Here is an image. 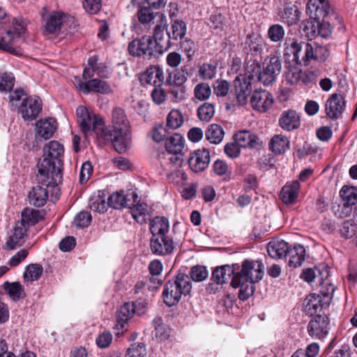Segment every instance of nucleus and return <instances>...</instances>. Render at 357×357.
Listing matches in <instances>:
<instances>
[{"label": "nucleus", "mask_w": 357, "mask_h": 357, "mask_svg": "<svg viewBox=\"0 0 357 357\" xmlns=\"http://www.w3.org/2000/svg\"><path fill=\"white\" fill-rule=\"evenodd\" d=\"M138 199L134 198L132 205L129 206L133 218L139 224H144L149 215V208L145 203H140Z\"/></svg>", "instance_id": "35"}, {"label": "nucleus", "mask_w": 357, "mask_h": 357, "mask_svg": "<svg viewBox=\"0 0 357 357\" xmlns=\"http://www.w3.org/2000/svg\"><path fill=\"white\" fill-rule=\"evenodd\" d=\"M56 129V121L54 119L40 120L36 123V137L38 139H48L52 137Z\"/></svg>", "instance_id": "29"}, {"label": "nucleus", "mask_w": 357, "mask_h": 357, "mask_svg": "<svg viewBox=\"0 0 357 357\" xmlns=\"http://www.w3.org/2000/svg\"><path fill=\"white\" fill-rule=\"evenodd\" d=\"M282 69V62L279 56L276 55H270L264 62L261 71L258 73V79L264 85L271 84L276 80L277 76L280 73Z\"/></svg>", "instance_id": "9"}, {"label": "nucleus", "mask_w": 357, "mask_h": 357, "mask_svg": "<svg viewBox=\"0 0 357 357\" xmlns=\"http://www.w3.org/2000/svg\"><path fill=\"white\" fill-rule=\"evenodd\" d=\"M214 173L218 176H225L227 180L230 178L231 171L227 163L222 160H217L213 165Z\"/></svg>", "instance_id": "57"}, {"label": "nucleus", "mask_w": 357, "mask_h": 357, "mask_svg": "<svg viewBox=\"0 0 357 357\" xmlns=\"http://www.w3.org/2000/svg\"><path fill=\"white\" fill-rule=\"evenodd\" d=\"M137 17L141 24H146L154 19V14L150 7L142 6L137 12Z\"/></svg>", "instance_id": "60"}, {"label": "nucleus", "mask_w": 357, "mask_h": 357, "mask_svg": "<svg viewBox=\"0 0 357 357\" xmlns=\"http://www.w3.org/2000/svg\"><path fill=\"white\" fill-rule=\"evenodd\" d=\"M186 89L184 85H172L169 92V98L172 102H178L185 98Z\"/></svg>", "instance_id": "53"}, {"label": "nucleus", "mask_w": 357, "mask_h": 357, "mask_svg": "<svg viewBox=\"0 0 357 357\" xmlns=\"http://www.w3.org/2000/svg\"><path fill=\"white\" fill-rule=\"evenodd\" d=\"M269 146L275 154H282L289 148V141L284 135H276L271 138Z\"/></svg>", "instance_id": "40"}, {"label": "nucleus", "mask_w": 357, "mask_h": 357, "mask_svg": "<svg viewBox=\"0 0 357 357\" xmlns=\"http://www.w3.org/2000/svg\"><path fill=\"white\" fill-rule=\"evenodd\" d=\"M217 68L211 63H204L199 69V75L203 79H211L216 74Z\"/></svg>", "instance_id": "59"}, {"label": "nucleus", "mask_w": 357, "mask_h": 357, "mask_svg": "<svg viewBox=\"0 0 357 357\" xmlns=\"http://www.w3.org/2000/svg\"><path fill=\"white\" fill-rule=\"evenodd\" d=\"M289 248L288 243L279 238H273L267 245V252L269 256L275 259L287 256Z\"/></svg>", "instance_id": "34"}, {"label": "nucleus", "mask_w": 357, "mask_h": 357, "mask_svg": "<svg viewBox=\"0 0 357 357\" xmlns=\"http://www.w3.org/2000/svg\"><path fill=\"white\" fill-rule=\"evenodd\" d=\"M224 135L223 128L218 124L210 125L205 132L206 139L215 144H218L222 141Z\"/></svg>", "instance_id": "42"}, {"label": "nucleus", "mask_w": 357, "mask_h": 357, "mask_svg": "<svg viewBox=\"0 0 357 357\" xmlns=\"http://www.w3.org/2000/svg\"><path fill=\"white\" fill-rule=\"evenodd\" d=\"M104 192H98V195H93L89 199V206L91 210L102 213L107 211L109 206V200L107 202Z\"/></svg>", "instance_id": "37"}, {"label": "nucleus", "mask_w": 357, "mask_h": 357, "mask_svg": "<svg viewBox=\"0 0 357 357\" xmlns=\"http://www.w3.org/2000/svg\"><path fill=\"white\" fill-rule=\"evenodd\" d=\"M78 89L84 93L95 92L102 94H109L112 92L110 85L104 80L99 79H91L86 82L79 83Z\"/></svg>", "instance_id": "23"}, {"label": "nucleus", "mask_w": 357, "mask_h": 357, "mask_svg": "<svg viewBox=\"0 0 357 357\" xmlns=\"http://www.w3.org/2000/svg\"><path fill=\"white\" fill-rule=\"evenodd\" d=\"M3 287L10 298L14 301H19L24 295V288L19 282L10 283L5 282Z\"/></svg>", "instance_id": "44"}, {"label": "nucleus", "mask_w": 357, "mask_h": 357, "mask_svg": "<svg viewBox=\"0 0 357 357\" xmlns=\"http://www.w3.org/2000/svg\"><path fill=\"white\" fill-rule=\"evenodd\" d=\"M288 259V264L289 266L296 268L301 266L305 260V250L301 245H296L291 248H289L287 256Z\"/></svg>", "instance_id": "36"}, {"label": "nucleus", "mask_w": 357, "mask_h": 357, "mask_svg": "<svg viewBox=\"0 0 357 357\" xmlns=\"http://www.w3.org/2000/svg\"><path fill=\"white\" fill-rule=\"evenodd\" d=\"M184 147V139L178 133H174L173 135L167 137L165 141V148L167 152L177 155L180 153Z\"/></svg>", "instance_id": "39"}, {"label": "nucleus", "mask_w": 357, "mask_h": 357, "mask_svg": "<svg viewBox=\"0 0 357 357\" xmlns=\"http://www.w3.org/2000/svg\"><path fill=\"white\" fill-rule=\"evenodd\" d=\"M234 275L231 285L239 288L238 298L245 301L255 292V284L261 280L264 275V265L261 261L245 259L241 264V270L234 273V269L229 265L216 268L212 273L211 280L218 284L225 283Z\"/></svg>", "instance_id": "1"}, {"label": "nucleus", "mask_w": 357, "mask_h": 357, "mask_svg": "<svg viewBox=\"0 0 357 357\" xmlns=\"http://www.w3.org/2000/svg\"><path fill=\"white\" fill-rule=\"evenodd\" d=\"M42 218L43 217L39 211L33 208H25L22 211L20 221L29 227L30 226L38 223Z\"/></svg>", "instance_id": "43"}, {"label": "nucleus", "mask_w": 357, "mask_h": 357, "mask_svg": "<svg viewBox=\"0 0 357 357\" xmlns=\"http://www.w3.org/2000/svg\"><path fill=\"white\" fill-rule=\"evenodd\" d=\"M98 58L96 56H91L88 59V65L86 67L83 72V78L86 80L89 78H91L95 73L96 72V68H98L99 66L101 63H98Z\"/></svg>", "instance_id": "61"}, {"label": "nucleus", "mask_w": 357, "mask_h": 357, "mask_svg": "<svg viewBox=\"0 0 357 357\" xmlns=\"http://www.w3.org/2000/svg\"><path fill=\"white\" fill-rule=\"evenodd\" d=\"M47 10L43 8L40 15L44 21V31L48 34H59L63 24L66 21L68 15L62 11H52L45 14Z\"/></svg>", "instance_id": "10"}, {"label": "nucleus", "mask_w": 357, "mask_h": 357, "mask_svg": "<svg viewBox=\"0 0 357 357\" xmlns=\"http://www.w3.org/2000/svg\"><path fill=\"white\" fill-rule=\"evenodd\" d=\"M284 45L285 54L292 55V60L296 61V64L303 63L308 65L310 57L312 56V45L308 43H298L294 38H289L286 40Z\"/></svg>", "instance_id": "8"}, {"label": "nucleus", "mask_w": 357, "mask_h": 357, "mask_svg": "<svg viewBox=\"0 0 357 357\" xmlns=\"http://www.w3.org/2000/svg\"><path fill=\"white\" fill-rule=\"evenodd\" d=\"M285 31L283 26L275 24L270 26L268 29V38L273 43L280 42L284 37Z\"/></svg>", "instance_id": "51"}, {"label": "nucleus", "mask_w": 357, "mask_h": 357, "mask_svg": "<svg viewBox=\"0 0 357 357\" xmlns=\"http://www.w3.org/2000/svg\"><path fill=\"white\" fill-rule=\"evenodd\" d=\"M300 183L293 181L287 183L282 188L280 199L285 204H293L296 202L300 191Z\"/></svg>", "instance_id": "33"}, {"label": "nucleus", "mask_w": 357, "mask_h": 357, "mask_svg": "<svg viewBox=\"0 0 357 357\" xmlns=\"http://www.w3.org/2000/svg\"><path fill=\"white\" fill-rule=\"evenodd\" d=\"M256 68L257 73H258L259 68H260L258 63L255 61L251 62L247 67L248 75L240 74L233 82L236 101L239 105H245L252 91V81L256 76Z\"/></svg>", "instance_id": "6"}, {"label": "nucleus", "mask_w": 357, "mask_h": 357, "mask_svg": "<svg viewBox=\"0 0 357 357\" xmlns=\"http://www.w3.org/2000/svg\"><path fill=\"white\" fill-rule=\"evenodd\" d=\"M194 93L195 98L198 100H205L210 97L211 89L208 84L200 83L195 87Z\"/></svg>", "instance_id": "58"}, {"label": "nucleus", "mask_w": 357, "mask_h": 357, "mask_svg": "<svg viewBox=\"0 0 357 357\" xmlns=\"http://www.w3.org/2000/svg\"><path fill=\"white\" fill-rule=\"evenodd\" d=\"M340 194L345 206H349L357 204V188L344 186Z\"/></svg>", "instance_id": "46"}, {"label": "nucleus", "mask_w": 357, "mask_h": 357, "mask_svg": "<svg viewBox=\"0 0 357 357\" xmlns=\"http://www.w3.org/2000/svg\"><path fill=\"white\" fill-rule=\"evenodd\" d=\"M42 109V100L38 96L24 97L20 110L24 120L32 121L38 116Z\"/></svg>", "instance_id": "17"}, {"label": "nucleus", "mask_w": 357, "mask_h": 357, "mask_svg": "<svg viewBox=\"0 0 357 357\" xmlns=\"http://www.w3.org/2000/svg\"><path fill=\"white\" fill-rule=\"evenodd\" d=\"M91 221V215L87 211H81L75 218L74 225L76 227H87Z\"/></svg>", "instance_id": "62"}, {"label": "nucleus", "mask_w": 357, "mask_h": 357, "mask_svg": "<svg viewBox=\"0 0 357 357\" xmlns=\"http://www.w3.org/2000/svg\"><path fill=\"white\" fill-rule=\"evenodd\" d=\"M169 228V221L164 217H155L150 222V231L152 236H166Z\"/></svg>", "instance_id": "38"}, {"label": "nucleus", "mask_w": 357, "mask_h": 357, "mask_svg": "<svg viewBox=\"0 0 357 357\" xmlns=\"http://www.w3.org/2000/svg\"><path fill=\"white\" fill-rule=\"evenodd\" d=\"M64 148L57 141H51L43 149V156L38 162L37 178L46 185L59 184L62 181Z\"/></svg>", "instance_id": "2"}, {"label": "nucleus", "mask_w": 357, "mask_h": 357, "mask_svg": "<svg viewBox=\"0 0 357 357\" xmlns=\"http://www.w3.org/2000/svg\"><path fill=\"white\" fill-rule=\"evenodd\" d=\"M331 299L328 293L311 294L304 301V310L307 314L313 316L320 312L323 309L328 307Z\"/></svg>", "instance_id": "12"}, {"label": "nucleus", "mask_w": 357, "mask_h": 357, "mask_svg": "<svg viewBox=\"0 0 357 357\" xmlns=\"http://www.w3.org/2000/svg\"><path fill=\"white\" fill-rule=\"evenodd\" d=\"M134 198L138 199L137 195L134 192L126 195L122 192H116L110 195L107 200H109V206L119 209L122 207L129 208L132 204L131 202Z\"/></svg>", "instance_id": "32"}, {"label": "nucleus", "mask_w": 357, "mask_h": 357, "mask_svg": "<svg viewBox=\"0 0 357 357\" xmlns=\"http://www.w3.org/2000/svg\"><path fill=\"white\" fill-rule=\"evenodd\" d=\"M328 56L329 51L326 47L317 44L312 45V56L310 57V61L314 59L319 62H324L328 59Z\"/></svg>", "instance_id": "54"}, {"label": "nucleus", "mask_w": 357, "mask_h": 357, "mask_svg": "<svg viewBox=\"0 0 357 357\" xmlns=\"http://www.w3.org/2000/svg\"><path fill=\"white\" fill-rule=\"evenodd\" d=\"M146 354L144 344H133L128 348L126 357H144Z\"/></svg>", "instance_id": "64"}, {"label": "nucleus", "mask_w": 357, "mask_h": 357, "mask_svg": "<svg viewBox=\"0 0 357 357\" xmlns=\"http://www.w3.org/2000/svg\"><path fill=\"white\" fill-rule=\"evenodd\" d=\"M300 64H289L287 68L285 78L287 82L291 84H309L314 81V73L308 71L303 73L299 66Z\"/></svg>", "instance_id": "14"}, {"label": "nucleus", "mask_w": 357, "mask_h": 357, "mask_svg": "<svg viewBox=\"0 0 357 357\" xmlns=\"http://www.w3.org/2000/svg\"><path fill=\"white\" fill-rule=\"evenodd\" d=\"M250 102L255 110L263 113L272 107L273 98L272 95L266 90H255L251 97Z\"/></svg>", "instance_id": "20"}, {"label": "nucleus", "mask_w": 357, "mask_h": 357, "mask_svg": "<svg viewBox=\"0 0 357 357\" xmlns=\"http://www.w3.org/2000/svg\"><path fill=\"white\" fill-rule=\"evenodd\" d=\"M153 45V43L151 37L150 36H144L141 38H137L131 41L128 45V51L132 56H144L149 59L155 54Z\"/></svg>", "instance_id": "11"}, {"label": "nucleus", "mask_w": 357, "mask_h": 357, "mask_svg": "<svg viewBox=\"0 0 357 357\" xmlns=\"http://www.w3.org/2000/svg\"><path fill=\"white\" fill-rule=\"evenodd\" d=\"M29 227L20 220L17 221L13 229L12 234L8 238L3 248L6 250H14L22 246L25 242V237Z\"/></svg>", "instance_id": "18"}, {"label": "nucleus", "mask_w": 357, "mask_h": 357, "mask_svg": "<svg viewBox=\"0 0 357 357\" xmlns=\"http://www.w3.org/2000/svg\"><path fill=\"white\" fill-rule=\"evenodd\" d=\"M172 33H170V38L177 40L182 39L186 33V25L183 20H176L171 26Z\"/></svg>", "instance_id": "48"}, {"label": "nucleus", "mask_w": 357, "mask_h": 357, "mask_svg": "<svg viewBox=\"0 0 357 357\" xmlns=\"http://www.w3.org/2000/svg\"><path fill=\"white\" fill-rule=\"evenodd\" d=\"M318 20L310 18L302 22L300 26V32L302 33L309 40H312L317 36Z\"/></svg>", "instance_id": "41"}, {"label": "nucleus", "mask_w": 357, "mask_h": 357, "mask_svg": "<svg viewBox=\"0 0 357 357\" xmlns=\"http://www.w3.org/2000/svg\"><path fill=\"white\" fill-rule=\"evenodd\" d=\"M265 47L264 38L259 34L249 33L243 43V48L252 54H261Z\"/></svg>", "instance_id": "30"}, {"label": "nucleus", "mask_w": 357, "mask_h": 357, "mask_svg": "<svg viewBox=\"0 0 357 357\" xmlns=\"http://www.w3.org/2000/svg\"><path fill=\"white\" fill-rule=\"evenodd\" d=\"M215 114V107L213 105L209 102H204L197 109V116L202 121H209Z\"/></svg>", "instance_id": "50"}, {"label": "nucleus", "mask_w": 357, "mask_h": 357, "mask_svg": "<svg viewBox=\"0 0 357 357\" xmlns=\"http://www.w3.org/2000/svg\"><path fill=\"white\" fill-rule=\"evenodd\" d=\"M165 24L161 21L154 27L153 38L155 47L153 48L155 53L162 54L166 52L171 46L170 32L164 33Z\"/></svg>", "instance_id": "21"}, {"label": "nucleus", "mask_w": 357, "mask_h": 357, "mask_svg": "<svg viewBox=\"0 0 357 357\" xmlns=\"http://www.w3.org/2000/svg\"><path fill=\"white\" fill-rule=\"evenodd\" d=\"M8 21L6 13L0 8V49L14 54L13 42L23 32L24 26L15 19L11 24Z\"/></svg>", "instance_id": "4"}, {"label": "nucleus", "mask_w": 357, "mask_h": 357, "mask_svg": "<svg viewBox=\"0 0 357 357\" xmlns=\"http://www.w3.org/2000/svg\"><path fill=\"white\" fill-rule=\"evenodd\" d=\"M280 21L288 26L296 24L300 20L301 12L296 6L291 3H286L278 11Z\"/></svg>", "instance_id": "25"}, {"label": "nucleus", "mask_w": 357, "mask_h": 357, "mask_svg": "<svg viewBox=\"0 0 357 357\" xmlns=\"http://www.w3.org/2000/svg\"><path fill=\"white\" fill-rule=\"evenodd\" d=\"M153 324L155 328V337L160 341H164L170 335V328L163 324L161 317H157L153 320Z\"/></svg>", "instance_id": "45"}, {"label": "nucleus", "mask_w": 357, "mask_h": 357, "mask_svg": "<svg viewBox=\"0 0 357 357\" xmlns=\"http://www.w3.org/2000/svg\"><path fill=\"white\" fill-rule=\"evenodd\" d=\"M191 289L189 277L184 273H179L175 280L168 281L165 284L162 291L164 303L169 307L174 306L179 302L183 295H188Z\"/></svg>", "instance_id": "5"}, {"label": "nucleus", "mask_w": 357, "mask_h": 357, "mask_svg": "<svg viewBox=\"0 0 357 357\" xmlns=\"http://www.w3.org/2000/svg\"><path fill=\"white\" fill-rule=\"evenodd\" d=\"M208 276V272L204 266L197 265L191 268L190 277L193 281L202 282Z\"/></svg>", "instance_id": "56"}, {"label": "nucleus", "mask_w": 357, "mask_h": 357, "mask_svg": "<svg viewBox=\"0 0 357 357\" xmlns=\"http://www.w3.org/2000/svg\"><path fill=\"white\" fill-rule=\"evenodd\" d=\"M112 121V128H105L101 130V137L106 142H112L118 153H125L129 149L131 144L129 121L125 111L120 107L114 108Z\"/></svg>", "instance_id": "3"}, {"label": "nucleus", "mask_w": 357, "mask_h": 357, "mask_svg": "<svg viewBox=\"0 0 357 357\" xmlns=\"http://www.w3.org/2000/svg\"><path fill=\"white\" fill-rule=\"evenodd\" d=\"M83 8L90 15L98 13L102 8L101 0H84Z\"/></svg>", "instance_id": "63"}, {"label": "nucleus", "mask_w": 357, "mask_h": 357, "mask_svg": "<svg viewBox=\"0 0 357 357\" xmlns=\"http://www.w3.org/2000/svg\"><path fill=\"white\" fill-rule=\"evenodd\" d=\"M346 101L339 93H333L325 102L324 108L326 116L333 120L340 119L345 110Z\"/></svg>", "instance_id": "15"}, {"label": "nucleus", "mask_w": 357, "mask_h": 357, "mask_svg": "<svg viewBox=\"0 0 357 357\" xmlns=\"http://www.w3.org/2000/svg\"><path fill=\"white\" fill-rule=\"evenodd\" d=\"M135 312V305H132L130 303H126L120 307L117 312L115 328L118 331L122 330V332L120 333L119 331L116 333L117 335H120L123 333V330L126 329L128 321L132 317Z\"/></svg>", "instance_id": "27"}, {"label": "nucleus", "mask_w": 357, "mask_h": 357, "mask_svg": "<svg viewBox=\"0 0 357 357\" xmlns=\"http://www.w3.org/2000/svg\"><path fill=\"white\" fill-rule=\"evenodd\" d=\"M43 271L41 265L32 264L26 266L24 273V278L26 281L33 282L40 278Z\"/></svg>", "instance_id": "47"}, {"label": "nucleus", "mask_w": 357, "mask_h": 357, "mask_svg": "<svg viewBox=\"0 0 357 357\" xmlns=\"http://www.w3.org/2000/svg\"><path fill=\"white\" fill-rule=\"evenodd\" d=\"M141 80L142 82L151 84L154 86H160L164 81L162 69L158 66H150L142 75Z\"/></svg>", "instance_id": "31"}, {"label": "nucleus", "mask_w": 357, "mask_h": 357, "mask_svg": "<svg viewBox=\"0 0 357 357\" xmlns=\"http://www.w3.org/2000/svg\"><path fill=\"white\" fill-rule=\"evenodd\" d=\"M38 181L41 185H38L32 188V190L29 192V200L31 204L36 207H41L43 206L47 201L49 197L48 189L51 188L54 191L56 192L59 190V184L46 185L45 182L43 183L38 179Z\"/></svg>", "instance_id": "16"}, {"label": "nucleus", "mask_w": 357, "mask_h": 357, "mask_svg": "<svg viewBox=\"0 0 357 357\" xmlns=\"http://www.w3.org/2000/svg\"><path fill=\"white\" fill-rule=\"evenodd\" d=\"M279 125L286 131H293L301 126L300 116L293 109L284 111L279 118Z\"/></svg>", "instance_id": "26"}, {"label": "nucleus", "mask_w": 357, "mask_h": 357, "mask_svg": "<svg viewBox=\"0 0 357 357\" xmlns=\"http://www.w3.org/2000/svg\"><path fill=\"white\" fill-rule=\"evenodd\" d=\"M183 123V116L182 113L178 109H172L167 118V126L172 129L180 128Z\"/></svg>", "instance_id": "49"}, {"label": "nucleus", "mask_w": 357, "mask_h": 357, "mask_svg": "<svg viewBox=\"0 0 357 357\" xmlns=\"http://www.w3.org/2000/svg\"><path fill=\"white\" fill-rule=\"evenodd\" d=\"M15 84V77L12 73H0V91H10Z\"/></svg>", "instance_id": "55"}, {"label": "nucleus", "mask_w": 357, "mask_h": 357, "mask_svg": "<svg viewBox=\"0 0 357 357\" xmlns=\"http://www.w3.org/2000/svg\"><path fill=\"white\" fill-rule=\"evenodd\" d=\"M331 10L327 0H309L306 6V13L310 18L324 20Z\"/></svg>", "instance_id": "22"}, {"label": "nucleus", "mask_w": 357, "mask_h": 357, "mask_svg": "<svg viewBox=\"0 0 357 357\" xmlns=\"http://www.w3.org/2000/svg\"><path fill=\"white\" fill-rule=\"evenodd\" d=\"M213 92L218 97H225L230 90V83L225 79H216L213 85Z\"/></svg>", "instance_id": "52"}, {"label": "nucleus", "mask_w": 357, "mask_h": 357, "mask_svg": "<svg viewBox=\"0 0 357 357\" xmlns=\"http://www.w3.org/2000/svg\"><path fill=\"white\" fill-rule=\"evenodd\" d=\"M151 252L156 255L165 256L172 252L174 242L172 238L167 236H152L150 240Z\"/></svg>", "instance_id": "19"}, {"label": "nucleus", "mask_w": 357, "mask_h": 357, "mask_svg": "<svg viewBox=\"0 0 357 357\" xmlns=\"http://www.w3.org/2000/svg\"><path fill=\"white\" fill-rule=\"evenodd\" d=\"M189 166L195 172L204 171L209 165L210 153L205 149L195 151L190 157Z\"/></svg>", "instance_id": "24"}, {"label": "nucleus", "mask_w": 357, "mask_h": 357, "mask_svg": "<svg viewBox=\"0 0 357 357\" xmlns=\"http://www.w3.org/2000/svg\"><path fill=\"white\" fill-rule=\"evenodd\" d=\"M76 114L81 130L85 135L91 132H94L98 137L102 139L101 130H105V128H104V122L101 118L82 105L77 108Z\"/></svg>", "instance_id": "7"}, {"label": "nucleus", "mask_w": 357, "mask_h": 357, "mask_svg": "<svg viewBox=\"0 0 357 357\" xmlns=\"http://www.w3.org/2000/svg\"><path fill=\"white\" fill-rule=\"evenodd\" d=\"M235 141L241 148L258 149L261 142L259 137L248 130H241L235 135Z\"/></svg>", "instance_id": "28"}, {"label": "nucleus", "mask_w": 357, "mask_h": 357, "mask_svg": "<svg viewBox=\"0 0 357 357\" xmlns=\"http://www.w3.org/2000/svg\"><path fill=\"white\" fill-rule=\"evenodd\" d=\"M329 329V320L325 315L317 314L307 324V333L314 339H324L328 334Z\"/></svg>", "instance_id": "13"}]
</instances>
